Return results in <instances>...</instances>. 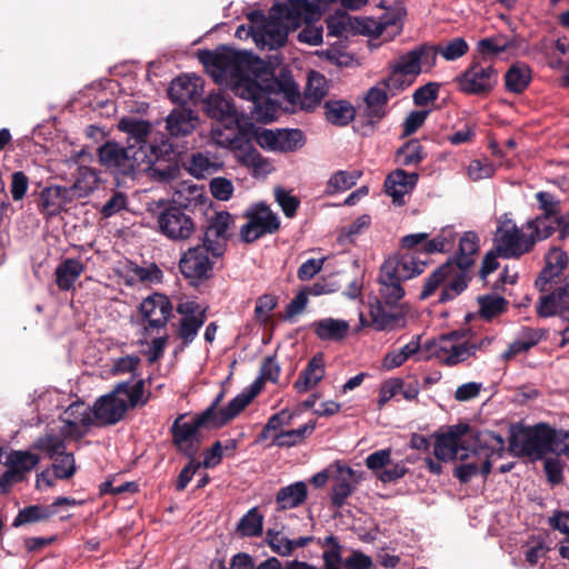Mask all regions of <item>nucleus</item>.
Segmentation results:
<instances>
[{"mask_svg":"<svg viewBox=\"0 0 569 569\" xmlns=\"http://www.w3.org/2000/svg\"><path fill=\"white\" fill-rule=\"evenodd\" d=\"M126 387L124 383H118L110 393L100 397L94 402L93 416L101 425L112 426L123 419L128 403L119 396L126 392Z\"/></svg>","mask_w":569,"mask_h":569,"instance_id":"16","label":"nucleus"},{"mask_svg":"<svg viewBox=\"0 0 569 569\" xmlns=\"http://www.w3.org/2000/svg\"><path fill=\"white\" fill-rule=\"evenodd\" d=\"M433 49L436 51V57L440 54L447 61H455L468 52L469 46L463 38L457 37L443 46H433Z\"/></svg>","mask_w":569,"mask_h":569,"instance_id":"49","label":"nucleus"},{"mask_svg":"<svg viewBox=\"0 0 569 569\" xmlns=\"http://www.w3.org/2000/svg\"><path fill=\"white\" fill-rule=\"evenodd\" d=\"M371 224V217L362 214L352 221L349 226L343 227L339 233V240H347L353 243L356 238L369 229Z\"/></svg>","mask_w":569,"mask_h":569,"instance_id":"55","label":"nucleus"},{"mask_svg":"<svg viewBox=\"0 0 569 569\" xmlns=\"http://www.w3.org/2000/svg\"><path fill=\"white\" fill-rule=\"evenodd\" d=\"M198 117L190 109H173L166 118V129L171 137H186L196 129Z\"/></svg>","mask_w":569,"mask_h":569,"instance_id":"25","label":"nucleus"},{"mask_svg":"<svg viewBox=\"0 0 569 569\" xmlns=\"http://www.w3.org/2000/svg\"><path fill=\"white\" fill-rule=\"evenodd\" d=\"M148 150L139 146L123 147L116 141H107L98 148L99 162L116 176H131L136 171L149 170L153 161Z\"/></svg>","mask_w":569,"mask_h":569,"instance_id":"4","label":"nucleus"},{"mask_svg":"<svg viewBox=\"0 0 569 569\" xmlns=\"http://www.w3.org/2000/svg\"><path fill=\"white\" fill-rule=\"evenodd\" d=\"M257 144L268 151L295 152L306 143V137L300 129H259L254 132Z\"/></svg>","mask_w":569,"mask_h":569,"instance_id":"12","label":"nucleus"},{"mask_svg":"<svg viewBox=\"0 0 569 569\" xmlns=\"http://www.w3.org/2000/svg\"><path fill=\"white\" fill-rule=\"evenodd\" d=\"M512 47V41L505 34L483 38L478 41V51L485 54H499Z\"/></svg>","mask_w":569,"mask_h":569,"instance_id":"50","label":"nucleus"},{"mask_svg":"<svg viewBox=\"0 0 569 569\" xmlns=\"http://www.w3.org/2000/svg\"><path fill=\"white\" fill-rule=\"evenodd\" d=\"M263 531V515L257 507L251 508L241 517L237 532L242 537H259Z\"/></svg>","mask_w":569,"mask_h":569,"instance_id":"43","label":"nucleus"},{"mask_svg":"<svg viewBox=\"0 0 569 569\" xmlns=\"http://www.w3.org/2000/svg\"><path fill=\"white\" fill-rule=\"evenodd\" d=\"M490 339L485 338L479 342L462 341L456 343L447 335H441L438 339L428 341L426 348L435 349V356L445 366H457L468 358L476 355L477 350L490 345Z\"/></svg>","mask_w":569,"mask_h":569,"instance_id":"9","label":"nucleus"},{"mask_svg":"<svg viewBox=\"0 0 569 569\" xmlns=\"http://www.w3.org/2000/svg\"><path fill=\"white\" fill-rule=\"evenodd\" d=\"M339 476L332 485L330 495L331 505L335 508H341L356 490L358 483L356 471L348 466H338Z\"/></svg>","mask_w":569,"mask_h":569,"instance_id":"24","label":"nucleus"},{"mask_svg":"<svg viewBox=\"0 0 569 569\" xmlns=\"http://www.w3.org/2000/svg\"><path fill=\"white\" fill-rule=\"evenodd\" d=\"M447 432L452 435L458 443H460L463 436H470L473 441L472 453L476 456H486V459L481 463V475L485 477L491 472V458H501L505 452V440L495 431L475 430L467 423H459L451 426Z\"/></svg>","mask_w":569,"mask_h":569,"instance_id":"6","label":"nucleus"},{"mask_svg":"<svg viewBox=\"0 0 569 569\" xmlns=\"http://www.w3.org/2000/svg\"><path fill=\"white\" fill-rule=\"evenodd\" d=\"M316 429V421H309L297 429L278 432L273 438V445L280 448H291L301 443Z\"/></svg>","mask_w":569,"mask_h":569,"instance_id":"41","label":"nucleus"},{"mask_svg":"<svg viewBox=\"0 0 569 569\" xmlns=\"http://www.w3.org/2000/svg\"><path fill=\"white\" fill-rule=\"evenodd\" d=\"M179 269L191 286H199L211 278L213 262L206 254V248L191 247L180 258Z\"/></svg>","mask_w":569,"mask_h":569,"instance_id":"15","label":"nucleus"},{"mask_svg":"<svg viewBox=\"0 0 569 569\" xmlns=\"http://www.w3.org/2000/svg\"><path fill=\"white\" fill-rule=\"evenodd\" d=\"M546 266L535 281L540 292L549 291V284L559 278L568 266V254L559 248L550 249L545 256Z\"/></svg>","mask_w":569,"mask_h":569,"instance_id":"20","label":"nucleus"},{"mask_svg":"<svg viewBox=\"0 0 569 569\" xmlns=\"http://www.w3.org/2000/svg\"><path fill=\"white\" fill-rule=\"evenodd\" d=\"M99 183V174L96 169L90 167H79L76 181L72 189L79 197L88 196L92 192Z\"/></svg>","mask_w":569,"mask_h":569,"instance_id":"48","label":"nucleus"},{"mask_svg":"<svg viewBox=\"0 0 569 569\" xmlns=\"http://www.w3.org/2000/svg\"><path fill=\"white\" fill-rule=\"evenodd\" d=\"M292 30L270 11L269 21L262 26L261 32H254V41L263 42L270 49H278L286 44L288 34Z\"/></svg>","mask_w":569,"mask_h":569,"instance_id":"23","label":"nucleus"},{"mask_svg":"<svg viewBox=\"0 0 569 569\" xmlns=\"http://www.w3.org/2000/svg\"><path fill=\"white\" fill-rule=\"evenodd\" d=\"M188 171L194 178L200 179L216 171V168L207 156L198 152L192 154L188 164Z\"/></svg>","mask_w":569,"mask_h":569,"instance_id":"60","label":"nucleus"},{"mask_svg":"<svg viewBox=\"0 0 569 569\" xmlns=\"http://www.w3.org/2000/svg\"><path fill=\"white\" fill-rule=\"evenodd\" d=\"M420 340L421 336H415L403 347L389 351L382 360L383 368L387 370L398 368L409 358L416 356L421 349Z\"/></svg>","mask_w":569,"mask_h":569,"instance_id":"38","label":"nucleus"},{"mask_svg":"<svg viewBox=\"0 0 569 569\" xmlns=\"http://www.w3.org/2000/svg\"><path fill=\"white\" fill-rule=\"evenodd\" d=\"M361 177L360 171L339 170L335 172L327 182L326 193L335 194L343 192L356 186L358 179Z\"/></svg>","mask_w":569,"mask_h":569,"instance_id":"46","label":"nucleus"},{"mask_svg":"<svg viewBox=\"0 0 569 569\" xmlns=\"http://www.w3.org/2000/svg\"><path fill=\"white\" fill-rule=\"evenodd\" d=\"M33 448L44 452L50 459H53L66 450V442L59 436L50 433L38 438Z\"/></svg>","mask_w":569,"mask_h":569,"instance_id":"52","label":"nucleus"},{"mask_svg":"<svg viewBox=\"0 0 569 569\" xmlns=\"http://www.w3.org/2000/svg\"><path fill=\"white\" fill-rule=\"evenodd\" d=\"M68 190L60 186L44 188L39 198L40 212L50 218L58 216L64 208Z\"/></svg>","mask_w":569,"mask_h":569,"instance_id":"27","label":"nucleus"},{"mask_svg":"<svg viewBox=\"0 0 569 569\" xmlns=\"http://www.w3.org/2000/svg\"><path fill=\"white\" fill-rule=\"evenodd\" d=\"M40 461V457L30 451L11 450L6 455V465L18 476V479H24V475L31 471Z\"/></svg>","mask_w":569,"mask_h":569,"instance_id":"34","label":"nucleus"},{"mask_svg":"<svg viewBox=\"0 0 569 569\" xmlns=\"http://www.w3.org/2000/svg\"><path fill=\"white\" fill-rule=\"evenodd\" d=\"M479 305V315L485 320H491L508 309L509 302L498 295H483L477 298Z\"/></svg>","mask_w":569,"mask_h":569,"instance_id":"42","label":"nucleus"},{"mask_svg":"<svg viewBox=\"0 0 569 569\" xmlns=\"http://www.w3.org/2000/svg\"><path fill=\"white\" fill-rule=\"evenodd\" d=\"M550 217L538 216L536 219L528 222V228L532 229L530 234L535 238V243L538 240H545L552 236L557 231V227L553 221H550Z\"/></svg>","mask_w":569,"mask_h":569,"instance_id":"56","label":"nucleus"},{"mask_svg":"<svg viewBox=\"0 0 569 569\" xmlns=\"http://www.w3.org/2000/svg\"><path fill=\"white\" fill-rule=\"evenodd\" d=\"M274 199L281 207L287 218H293L300 206V200L296 196H291L284 188H274Z\"/></svg>","mask_w":569,"mask_h":569,"instance_id":"59","label":"nucleus"},{"mask_svg":"<svg viewBox=\"0 0 569 569\" xmlns=\"http://www.w3.org/2000/svg\"><path fill=\"white\" fill-rule=\"evenodd\" d=\"M159 231L172 241L189 239L196 230V223L188 206H169L158 216Z\"/></svg>","mask_w":569,"mask_h":569,"instance_id":"11","label":"nucleus"},{"mask_svg":"<svg viewBox=\"0 0 569 569\" xmlns=\"http://www.w3.org/2000/svg\"><path fill=\"white\" fill-rule=\"evenodd\" d=\"M199 61L207 68L213 69L212 76L220 77L226 72L241 74L244 72L260 77L267 71V64L258 57L247 51H236L222 46L214 51L199 50Z\"/></svg>","mask_w":569,"mask_h":569,"instance_id":"3","label":"nucleus"},{"mask_svg":"<svg viewBox=\"0 0 569 569\" xmlns=\"http://www.w3.org/2000/svg\"><path fill=\"white\" fill-rule=\"evenodd\" d=\"M531 79L532 76L529 66L522 62L513 63L505 74L506 90L515 94H520L529 87Z\"/></svg>","mask_w":569,"mask_h":569,"instance_id":"32","label":"nucleus"},{"mask_svg":"<svg viewBox=\"0 0 569 569\" xmlns=\"http://www.w3.org/2000/svg\"><path fill=\"white\" fill-rule=\"evenodd\" d=\"M266 542L270 549L279 556L287 557L292 553L291 539L281 536L280 531L268 529L266 532Z\"/></svg>","mask_w":569,"mask_h":569,"instance_id":"57","label":"nucleus"},{"mask_svg":"<svg viewBox=\"0 0 569 569\" xmlns=\"http://www.w3.org/2000/svg\"><path fill=\"white\" fill-rule=\"evenodd\" d=\"M325 110L327 120L339 127L347 126L356 114L355 108L345 100L327 101Z\"/></svg>","mask_w":569,"mask_h":569,"instance_id":"39","label":"nucleus"},{"mask_svg":"<svg viewBox=\"0 0 569 569\" xmlns=\"http://www.w3.org/2000/svg\"><path fill=\"white\" fill-rule=\"evenodd\" d=\"M207 315L201 312L197 318H181L176 331L177 337L182 341V349L188 347L197 337L199 329L204 325Z\"/></svg>","mask_w":569,"mask_h":569,"instance_id":"47","label":"nucleus"},{"mask_svg":"<svg viewBox=\"0 0 569 569\" xmlns=\"http://www.w3.org/2000/svg\"><path fill=\"white\" fill-rule=\"evenodd\" d=\"M536 199L539 202V208L543 211L541 216L557 218L561 210L560 201L550 192L539 191L536 193Z\"/></svg>","mask_w":569,"mask_h":569,"instance_id":"63","label":"nucleus"},{"mask_svg":"<svg viewBox=\"0 0 569 569\" xmlns=\"http://www.w3.org/2000/svg\"><path fill=\"white\" fill-rule=\"evenodd\" d=\"M552 428L543 422L533 427L512 426L510 429L509 449L518 457L541 459L547 455V448L552 439Z\"/></svg>","mask_w":569,"mask_h":569,"instance_id":"5","label":"nucleus"},{"mask_svg":"<svg viewBox=\"0 0 569 569\" xmlns=\"http://www.w3.org/2000/svg\"><path fill=\"white\" fill-rule=\"evenodd\" d=\"M311 328L320 340L340 341L347 337L350 327L345 320L325 318L312 322Z\"/></svg>","mask_w":569,"mask_h":569,"instance_id":"29","label":"nucleus"},{"mask_svg":"<svg viewBox=\"0 0 569 569\" xmlns=\"http://www.w3.org/2000/svg\"><path fill=\"white\" fill-rule=\"evenodd\" d=\"M118 128L120 131L129 134L128 146H139L146 148L149 153V160H154L156 147L151 146L147 141V138L151 131V126L148 121L124 117L119 121Z\"/></svg>","mask_w":569,"mask_h":569,"instance_id":"21","label":"nucleus"},{"mask_svg":"<svg viewBox=\"0 0 569 569\" xmlns=\"http://www.w3.org/2000/svg\"><path fill=\"white\" fill-rule=\"evenodd\" d=\"M84 271L81 260L74 258L64 259L56 269V283L62 291L70 290L78 278Z\"/></svg>","mask_w":569,"mask_h":569,"instance_id":"31","label":"nucleus"},{"mask_svg":"<svg viewBox=\"0 0 569 569\" xmlns=\"http://www.w3.org/2000/svg\"><path fill=\"white\" fill-rule=\"evenodd\" d=\"M325 377V360L321 352L315 355L300 372L299 378L293 383L298 393H305L316 387Z\"/></svg>","mask_w":569,"mask_h":569,"instance_id":"26","label":"nucleus"},{"mask_svg":"<svg viewBox=\"0 0 569 569\" xmlns=\"http://www.w3.org/2000/svg\"><path fill=\"white\" fill-rule=\"evenodd\" d=\"M207 114L211 119L227 120L236 116L234 106L221 92L210 93L203 101Z\"/></svg>","mask_w":569,"mask_h":569,"instance_id":"36","label":"nucleus"},{"mask_svg":"<svg viewBox=\"0 0 569 569\" xmlns=\"http://www.w3.org/2000/svg\"><path fill=\"white\" fill-rule=\"evenodd\" d=\"M244 217L248 222L240 229V238L246 243H252L266 234H273L280 229L278 216L263 202L250 207Z\"/></svg>","mask_w":569,"mask_h":569,"instance_id":"10","label":"nucleus"},{"mask_svg":"<svg viewBox=\"0 0 569 569\" xmlns=\"http://www.w3.org/2000/svg\"><path fill=\"white\" fill-rule=\"evenodd\" d=\"M326 78L317 71H310L303 92L302 109L313 110L327 94Z\"/></svg>","mask_w":569,"mask_h":569,"instance_id":"30","label":"nucleus"},{"mask_svg":"<svg viewBox=\"0 0 569 569\" xmlns=\"http://www.w3.org/2000/svg\"><path fill=\"white\" fill-rule=\"evenodd\" d=\"M432 437L436 439L433 445V455L437 460L448 461L459 459L463 461L469 456L467 453L459 455V450H467L462 443H458L452 435L433 433Z\"/></svg>","mask_w":569,"mask_h":569,"instance_id":"28","label":"nucleus"},{"mask_svg":"<svg viewBox=\"0 0 569 569\" xmlns=\"http://www.w3.org/2000/svg\"><path fill=\"white\" fill-rule=\"evenodd\" d=\"M52 469L57 479H70L77 471L76 460L72 453L66 450L53 458Z\"/></svg>","mask_w":569,"mask_h":569,"instance_id":"53","label":"nucleus"},{"mask_svg":"<svg viewBox=\"0 0 569 569\" xmlns=\"http://www.w3.org/2000/svg\"><path fill=\"white\" fill-rule=\"evenodd\" d=\"M315 9V4L308 0H286L283 3L273 4L270 11L295 31L303 20H308V16L313 13Z\"/></svg>","mask_w":569,"mask_h":569,"instance_id":"18","label":"nucleus"},{"mask_svg":"<svg viewBox=\"0 0 569 569\" xmlns=\"http://www.w3.org/2000/svg\"><path fill=\"white\" fill-rule=\"evenodd\" d=\"M223 413L222 410H217L213 407H208L204 411L201 413H198L193 417V420L196 422V426L199 427V429L202 428H209V429H218L227 423H222Z\"/></svg>","mask_w":569,"mask_h":569,"instance_id":"58","label":"nucleus"},{"mask_svg":"<svg viewBox=\"0 0 569 569\" xmlns=\"http://www.w3.org/2000/svg\"><path fill=\"white\" fill-rule=\"evenodd\" d=\"M533 247V236L523 233L513 222L509 221L498 229L496 249L500 257L518 259Z\"/></svg>","mask_w":569,"mask_h":569,"instance_id":"13","label":"nucleus"},{"mask_svg":"<svg viewBox=\"0 0 569 569\" xmlns=\"http://www.w3.org/2000/svg\"><path fill=\"white\" fill-rule=\"evenodd\" d=\"M427 264V261L409 252L387 259L380 268L379 276L380 295L386 302L397 303L405 296L401 282L421 274Z\"/></svg>","mask_w":569,"mask_h":569,"instance_id":"2","label":"nucleus"},{"mask_svg":"<svg viewBox=\"0 0 569 569\" xmlns=\"http://www.w3.org/2000/svg\"><path fill=\"white\" fill-rule=\"evenodd\" d=\"M183 418L184 415H179L170 428L172 443L179 452L188 458H193L199 451L202 438L194 420L181 422Z\"/></svg>","mask_w":569,"mask_h":569,"instance_id":"17","label":"nucleus"},{"mask_svg":"<svg viewBox=\"0 0 569 569\" xmlns=\"http://www.w3.org/2000/svg\"><path fill=\"white\" fill-rule=\"evenodd\" d=\"M436 64V51L433 44L422 43L409 52L399 57L398 62L392 69V73L383 83L387 88H402L399 76H418L423 67L430 70Z\"/></svg>","mask_w":569,"mask_h":569,"instance_id":"8","label":"nucleus"},{"mask_svg":"<svg viewBox=\"0 0 569 569\" xmlns=\"http://www.w3.org/2000/svg\"><path fill=\"white\" fill-rule=\"evenodd\" d=\"M427 158V152L418 139H410L395 153V162L402 167H417Z\"/></svg>","mask_w":569,"mask_h":569,"instance_id":"33","label":"nucleus"},{"mask_svg":"<svg viewBox=\"0 0 569 569\" xmlns=\"http://www.w3.org/2000/svg\"><path fill=\"white\" fill-rule=\"evenodd\" d=\"M308 496L307 485L303 481H297L279 489L276 501L281 509H292L301 506Z\"/></svg>","mask_w":569,"mask_h":569,"instance_id":"35","label":"nucleus"},{"mask_svg":"<svg viewBox=\"0 0 569 569\" xmlns=\"http://www.w3.org/2000/svg\"><path fill=\"white\" fill-rule=\"evenodd\" d=\"M366 116L370 122L382 119L386 113L388 103V94L385 89L372 87L366 96Z\"/></svg>","mask_w":569,"mask_h":569,"instance_id":"40","label":"nucleus"},{"mask_svg":"<svg viewBox=\"0 0 569 569\" xmlns=\"http://www.w3.org/2000/svg\"><path fill=\"white\" fill-rule=\"evenodd\" d=\"M479 251V237L473 231H467L459 240L456 256L439 266L426 279L419 299L430 298L441 286L438 302L447 303L461 295L468 287L470 277L468 270L475 264V256Z\"/></svg>","mask_w":569,"mask_h":569,"instance_id":"1","label":"nucleus"},{"mask_svg":"<svg viewBox=\"0 0 569 569\" xmlns=\"http://www.w3.org/2000/svg\"><path fill=\"white\" fill-rule=\"evenodd\" d=\"M552 436L550 445H548L547 453H555L557 456L566 455L569 452V432L562 429L552 428Z\"/></svg>","mask_w":569,"mask_h":569,"instance_id":"64","label":"nucleus"},{"mask_svg":"<svg viewBox=\"0 0 569 569\" xmlns=\"http://www.w3.org/2000/svg\"><path fill=\"white\" fill-rule=\"evenodd\" d=\"M126 387V392H122L121 395H126L128 397V408H136L137 406H144L149 398L150 393L146 398H143L144 393V380L139 379L136 381L132 386H130V381H123Z\"/></svg>","mask_w":569,"mask_h":569,"instance_id":"62","label":"nucleus"},{"mask_svg":"<svg viewBox=\"0 0 569 569\" xmlns=\"http://www.w3.org/2000/svg\"><path fill=\"white\" fill-rule=\"evenodd\" d=\"M202 89V80L196 76H180L173 79L168 88V97L181 106L196 104Z\"/></svg>","mask_w":569,"mask_h":569,"instance_id":"19","label":"nucleus"},{"mask_svg":"<svg viewBox=\"0 0 569 569\" xmlns=\"http://www.w3.org/2000/svg\"><path fill=\"white\" fill-rule=\"evenodd\" d=\"M256 397V392H241L229 401L226 408H222V423H228L236 418Z\"/></svg>","mask_w":569,"mask_h":569,"instance_id":"54","label":"nucleus"},{"mask_svg":"<svg viewBox=\"0 0 569 569\" xmlns=\"http://www.w3.org/2000/svg\"><path fill=\"white\" fill-rule=\"evenodd\" d=\"M172 311V303L163 293L154 292L144 298L139 306L143 331L166 328L173 316Z\"/></svg>","mask_w":569,"mask_h":569,"instance_id":"14","label":"nucleus"},{"mask_svg":"<svg viewBox=\"0 0 569 569\" xmlns=\"http://www.w3.org/2000/svg\"><path fill=\"white\" fill-rule=\"evenodd\" d=\"M418 180V172H407L397 168L386 177L385 189L392 197L393 202H398L405 194L410 193L416 188Z\"/></svg>","mask_w":569,"mask_h":569,"instance_id":"22","label":"nucleus"},{"mask_svg":"<svg viewBox=\"0 0 569 569\" xmlns=\"http://www.w3.org/2000/svg\"><path fill=\"white\" fill-rule=\"evenodd\" d=\"M53 515H56V510H53V507L41 505L28 506L19 510L17 517L12 522V526L17 528L24 523H33L48 520Z\"/></svg>","mask_w":569,"mask_h":569,"instance_id":"44","label":"nucleus"},{"mask_svg":"<svg viewBox=\"0 0 569 569\" xmlns=\"http://www.w3.org/2000/svg\"><path fill=\"white\" fill-rule=\"evenodd\" d=\"M457 89L468 96H488L498 83V70L486 57H473L467 69L455 78Z\"/></svg>","mask_w":569,"mask_h":569,"instance_id":"7","label":"nucleus"},{"mask_svg":"<svg viewBox=\"0 0 569 569\" xmlns=\"http://www.w3.org/2000/svg\"><path fill=\"white\" fill-rule=\"evenodd\" d=\"M239 83L237 86V91H240V96L243 99L251 100L253 103L259 104L268 93V90L262 87L254 74L253 78L249 76H243V73L239 74Z\"/></svg>","mask_w":569,"mask_h":569,"instance_id":"45","label":"nucleus"},{"mask_svg":"<svg viewBox=\"0 0 569 569\" xmlns=\"http://www.w3.org/2000/svg\"><path fill=\"white\" fill-rule=\"evenodd\" d=\"M382 299L383 301L378 300L376 305H372L369 312L372 326L379 331L393 328L402 318L400 312H393L388 309L395 303L388 305L386 299Z\"/></svg>","mask_w":569,"mask_h":569,"instance_id":"37","label":"nucleus"},{"mask_svg":"<svg viewBox=\"0 0 569 569\" xmlns=\"http://www.w3.org/2000/svg\"><path fill=\"white\" fill-rule=\"evenodd\" d=\"M233 222L232 216L227 211L216 212L213 218L210 219L207 231L208 236L228 241L229 236L227 233L230 224Z\"/></svg>","mask_w":569,"mask_h":569,"instance_id":"51","label":"nucleus"},{"mask_svg":"<svg viewBox=\"0 0 569 569\" xmlns=\"http://www.w3.org/2000/svg\"><path fill=\"white\" fill-rule=\"evenodd\" d=\"M567 300L565 297L558 296V289L556 288L552 292L547 296H541L536 306L537 313L542 317H552L558 311V302Z\"/></svg>","mask_w":569,"mask_h":569,"instance_id":"61","label":"nucleus"}]
</instances>
